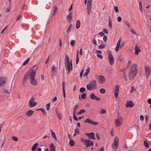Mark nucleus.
I'll use <instances>...</instances> for the list:
<instances>
[{
  "mask_svg": "<svg viewBox=\"0 0 151 151\" xmlns=\"http://www.w3.org/2000/svg\"><path fill=\"white\" fill-rule=\"evenodd\" d=\"M137 73V65L135 64H133L129 70L128 75L127 74L128 80L132 79L136 76Z\"/></svg>",
  "mask_w": 151,
  "mask_h": 151,
  "instance_id": "f257e3e1",
  "label": "nucleus"
},
{
  "mask_svg": "<svg viewBox=\"0 0 151 151\" xmlns=\"http://www.w3.org/2000/svg\"><path fill=\"white\" fill-rule=\"evenodd\" d=\"M65 60L66 69L68 70V73H69L70 70H72L73 69L72 60H71L70 62L69 57L68 55L65 56Z\"/></svg>",
  "mask_w": 151,
  "mask_h": 151,
  "instance_id": "f03ea898",
  "label": "nucleus"
},
{
  "mask_svg": "<svg viewBox=\"0 0 151 151\" xmlns=\"http://www.w3.org/2000/svg\"><path fill=\"white\" fill-rule=\"evenodd\" d=\"M131 63V61L130 60H129L128 62V65L126 66V67L124 69H122L121 70V71L123 72L122 74V78L125 81H127L128 80L127 70V69L128 68V66L129 65V64H130Z\"/></svg>",
  "mask_w": 151,
  "mask_h": 151,
  "instance_id": "7ed1b4c3",
  "label": "nucleus"
},
{
  "mask_svg": "<svg viewBox=\"0 0 151 151\" xmlns=\"http://www.w3.org/2000/svg\"><path fill=\"white\" fill-rule=\"evenodd\" d=\"M96 82L94 80L91 81L86 86V88L88 90H91L93 88H96Z\"/></svg>",
  "mask_w": 151,
  "mask_h": 151,
  "instance_id": "20e7f679",
  "label": "nucleus"
},
{
  "mask_svg": "<svg viewBox=\"0 0 151 151\" xmlns=\"http://www.w3.org/2000/svg\"><path fill=\"white\" fill-rule=\"evenodd\" d=\"M81 141L84 143L86 147H89L90 146H93V142L90 140H86L82 138H80Z\"/></svg>",
  "mask_w": 151,
  "mask_h": 151,
  "instance_id": "39448f33",
  "label": "nucleus"
},
{
  "mask_svg": "<svg viewBox=\"0 0 151 151\" xmlns=\"http://www.w3.org/2000/svg\"><path fill=\"white\" fill-rule=\"evenodd\" d=\"M119 139L118 137L116 136L114 140L113 144L112 145L113 149L114 150H116L119 146Z\"/></svg>",
  "mask_w": 151,
  "mask_h": 151,
  "instance_id": "423d86ee",
  "label": "nucleus"
},
{
  "mask_svg": "<svg viewBox=\"0 0 151 151\" xmlns=\"http://www.w3.org/2000/svg\"><path fill=\"white\" fill-rule=\"evenodd\" d=\"M123 118L121 116H119L115 121V124L117 127L120 126L122 123Z\"/></svg>",
  "mask_w": 151,
  "mask_h": 151,
  "instance_id": "0eeeda50",
  "label": "nucleus"
},
{
  "mask_svg": "<svg viewBox=\"0 0 151 151\" xmlns=\"http://www.w3.org/2000/svg\"><path fill=\"white\" fill-rule=\"evenodd\" d=\"M37 103L35 101V99L32 97L29 101L28 105L29 107L32 108L37 105Z\"/></svg>",
  "mask_w": 151,
  "mask_h": 151,
  "instance_id": "6e6552de",
  "label": "nucleus"
},
{
  "mask_svg": "<svg viewBox=\"0 0 151 151\" xmlns=\"http://www.w3.org/2000/svg\"><path fill=\"white\" fill-rule=\"evenodd\" d=\"M30 74V71H27L24 75L23 81V83H25L29 81Z\"/></svg>",
  "mask_w": 151,
  "mask_h": 151,
  "instance_id": "1a4fd4ad",
  "label": "nucleus"
},
{
  "mask_svg": "<svg viewBox=\"0 0 151 151\" xmlns=\"http://www.w3.org/2000/svg\"><path fill=\"white\" fill-rule=\"evenodd\" d=\"M108 58L110 64L111 65H113L114 63V59L111 52H109Z\"/></svg>",
  "mask_w": 151,
  "mask_h": 151,
  "instance_id": "9d476101",
  "label": "nucleus"
},
{
  "mask_svg": "<svg viewBox=\"0 0 151 151\" xmlns=\"http://www.w3.org/2000/svg\"><path fill=\"white\" fill-rule=\"evenodd\" d=\"M145 71L146 74V77L148 78L151 73L150 68L149 66L146 65L145 67Z\"/></svg>",
  "mask_w": 151,
  "mask_h": 151,
  "instance_id": "9b49d317",
  "label": "nucleus"
},
{
  "mask_svg": "<svg viewBox=\"0 0 151 151\" xmlns=\"http://www.w3.org/2000/svg\"><path fill=\"white\" fill-rule=\"evenodd\" d=\"M84 122L87 123H89L90 124H92L93 125H97L99 123L97 122H95L94 121H92L91 119H87L86 120H85L84 121Z\"/></svg>",
  "mask_w": 151,
  "mask_h": 151,
  "instance_id": "f8f14e48",
  "label": "nucleus"
},
{
  "mask_svg": "<svg viewBox=\"0 0 151 151\" xmlns=\"http://www.w3.org/2000/svg\"><path fill=\"white\" fill-rule=\"evenodd\" d=\"M84 122L87 123H89L90 124H92L93 125H97L99 123L97 122H95L94 121H92L91 119H87L86 120H85L84 121Z\"/></svg>",
  "mask_w": 151,
  "mask_h": 151,
  "instance_id": "ddd939ff",
  "label": "nucleus"
},
{
  "mask_svg": "<svg viewBox=\"0 0 151 151\" xmlns=\"http://www.w3.org/2000/svg\"><path fill=\"white\" fill-rule=\"evenodd\" d=\"M85 134L90 139H96L95 137V134L93 132L86 133H85Z\"/></svg>",
  "mask_w": 151,
  "mask_h": 151,
  "instance_id": "4468645a",
  "label": "nucleus"
},
{
  "mask_svg": "<svg viewBox=\"0 0 151 151\" xmlns=\"http://www.w3.org/2000/svg\"><path fill=\"white\" fill-rule=\"evenodd\" d=\"M98 78L100 81V84L103 83L105 82L106 79L105 77L104 76L100 75L98 76Z\"/></svg>",
  "mask_w": 151,
  "mask_h": 151,
  "instance_id": "2eb2a0df",
  "label": "nucleus"
},
{
  "mask_svg": "<svg viewBox=\"0 0 151 151\" xmlns=\"http://www.w3.org/2000/svg\"><path fill=\"white\" fill-rule=\"evenodd\" d=\"M90 98L91 99L96 100L97 101H99L101 100L100 98L97 97L93 93L90 94Z\"/></svg>",
  "mask_w": 151,
  "mask_h": 151,
  "instance_id": "dca6fc26",
  "label": "nucleus"
},
{
  "mask_svg": "<svg viewBox=\"0 0 151 151\" xmlns=\"http://www.w3.org/2000/svg\"><path fill=\"white\" fill-rule=\"evenodd\" d=\"M36 75V72L35 70H32L31 73L30 72V79L35 78V77Z\"/></svg>",
  "mask_w": 151,
  "mask_h": 151,
  "instance_id": "f3484780",
  "label": "nucleus"
},
{
  "mask_svg": "<svg viewBox=\"0 0 151 151\" xmlns=\"http://www.w3.org/2000/svg\"><path fill=\"white\" fill-rule=\"evenodd\" d=\"M72 12H70L67 16V19L69 23H70L71 22V20L72 19Z\"/></svg>",
  "mask_w": 151,
  "mask_h": 151,
  "instance_id": "a211bd4d",
  "label": "nucleus"
},
{
  "mask_svg": "<svg viewBox=\"0 0 151 151\" xmlns=\"http://www.w3.org/2000/svg\"><path fill=\"white\" fill-rule=\"evenodd\" d=\"M5 83V81L4 80V78L3 77H0V86H3Z\"/></svg>",
  "mask_w": 151,
  "mask_h": 151,
  "instance_id": "6ab92c4d",
  "label": "nucleus"
},
{
  "mask_svg": "<svg viewBox=\"0 0 151 151\" xmlns=\"http://www.w3.org/2000/svg\"><path fill=\"white\" fill-rule=\"evenodd\" d=\"M122 41V39L121 38H120L118 41V42L117 43L116 46L115 48V50L116 52H118L119 50V48L120 47V44L121 42V41Z\"/></svg>",
  "mask_w": 151,
  "mask_h": 151,
  "instance_id": "aec40b11",
  "label": "nucleus"
},
{
  "mask_svg": "<svg viewBox=\"0 0 151 151\" xmlns=\"http://www.w3.org/2000/svg\"><path fill=\"white\" fill-rule=\"evenodd\" d=\"M134 106V104L131 101H127L126 104V107H132Z\"/></svg>",
  "mask_w": 151,
  "mask_h": 151,
  "instance_id": "412c9836",
  "label": "nucleus"
},
{
  "mask_svg": "<svg viewBox=\"0 0 151 151\" xmlns=\"http://www.w3.org/2000/svg\"><path fill=\"white\" fill-rule=\"evenodd\" d=\"M31 83L33 86H35L37 85L38 84V81L36 80L35 78L30 79Z\"/></svg>",
  "mask_w": 151,
  "mask_h": 151,
  "instance_id": "4be33fe9",
  "label": "nucleus"
},
{
  "mask_svg": "<svg viewBox=\"0 0 151 151\" xmlns=\"http://www.w3.org/2000/svg\"><path fill=\"white\" fill-rule=\"evenodd\" d=\"M91 8V4L87 3V13L89 14L90 13V10Z\"/></svg>",
  "mask_w": 151,
  "mask_h": 151,
  "instance_id": "5701e85b",
  "label": "nucleus"
},
{
  "mask_svg": "<svg viewBox=\"0 0 151 151\" xmlns=\"http://www.w3.org/2000/svg\"><path fill=\"white\" fill-rule=\"evenodd\" d=\"M135 54L137 55H138L139 53L141 52V50L139 48L137 45L135 46Z\"/></svg>",
  "mask_w": 151,
  "mask_h": 151,
  "instance_id": "b1692460",
  "label": "nucleus"
},
{
  "mask_svg": "<svg viewBox=\"0 0 151 151\" xmlns=\"http://www.w3.org/2000/svg\"><path fill=\"white\" fill-rule=\"evenodd\" d=\"M144 145L146 148H148L150 147V144L148 140L147 139H146L145 140L144 142Z\"/></svg>",
  "mask_w": 151,
  "mask_h": 151,
  "instance_id": "393cba45",
  "label": "nucleus"
},
{
  "mask_svg": "<svg viewBox=\"0 0 151 151\" xmlns=\"http://www.w3.org/2000/svg\"><path fill=\"white\" fill-rule=\"evenodd\" d=\"M34 111L31 110H29L28 111H27L26 114V115L28 116H31L33 113Z\"/></svg>",
  "mask_w": 151,
  "mask_h": 151,
  "instance_id": "a878e982",
  "label": "nucleus"
},
{
  "mask_svg": "<svg viewBox=\"0 0 151 151\" xmlns=\"http://www.w3.org/2000/svg\"><path fill=\"white\" fill-rule=\"evenodd\" d=\"M56 114L58 119L60 120L61 119H62L61 114L58 111V110H57L56 111Z\"/></svg>",
  "mask_w": 151,
  "mask_h": 151,
  "instance_id": "bb28decb",
  "label": "nucleus"
},
{
  "mask_svg": "<svg viewBox=\"0 0 151 151\" xmlns=\"http://www.w3.org/2000/svg\"><path fill=\"white\" fill-rule=\"evenodd\" d=\"M50 151H55V147L53 144H52L50 145Z\"/></svg>",
  "mask_w": 151,
  "mask_h": 151,
  "instance_id": "cd10ccee",
  "label": "nucleus"
},
{
  "mask_svg": "<svg viewBox=\"0 0 151 151\" xmlns=\"http://www.w3.org/2000/svg\"><path fill=\"white\" fill-rule=\"evenodd\" d=\"M65 83L64 81H63L62 83V86H63V96L64 98L65 97Z\"/></svg>",
  "mask_w": 151,
  "mask_h": 151,
  "instance_id": "c85d7f7f",
  "label": "nucleus"
},
{
  "mask_svg": "<svg viewBox=\"0 0 151 151\" xmlns=\"http://www.w3.org/2000/svg\"><path fill=\"white\" fill-rule=\"evenodd\" d=\"M81 22L79 20H77L76 22V28L77 29H78L80 26Z\"/></svg>",
  "mask_w": 151,
  "mask_h": 151,
  "instance_id": "c756f323",
  "label": "nucleus"
},
{
  "mask_svg": "<svg viewBox=\"0 0 151 151\" xmlns=\"http://www.w3.org/2000/svg\"><path fill=\"white\" fill-rule=\"evenodd\" d=\"M38 143H35L34 145L32 146V151H35L36 150L37 147L38 146Z\"/></svg>",
  "mask_w": 151,
  "mask_h": 151,
  "instance_id": "7c9ffc66",
  "label": "nucleus"
},
{
  "mask_svg": "<svg viewBox=\"0 0 151 151\" xmlns=\"http://www.w3.org/2000/svg\"><path fill=\"white\" fill-rule=\"evenodd\" d=\"M78 50L76 53V63L77 64L79 61V58L78 56Z\"/></svg>",
  "mask_w": 151,
  "mask_h": 151,
  "instance_id": "2f4dec72",
  "label": "nucleus"
},
{
  "mask_svg": "<svg viewBox=\"0 0 151 151\" xmlns=\"http://www.w3.org/2000/svg\"><path fill=\"white\" fill-rule=\"evenodd\" d=\"M119 85H116L114 90V92H119Z\"/></svg>",
  "mask_w": 151,
  "mask_h": 151,
  "instance_id": "473e14b6",
  "label": "nucleus"
},
{
  "mask_svg": "<svg viewBox=\"0 0 151 151\" xmlns=\"http://www.w3.org/2000/svg\"><path fill=\"white\" fill-rule=\"evenodd\" d=\"M38 110H40L42 111L43 113L45 115H46V112L45 110L43 108H40L38 109Z\"/></svg>",
  "mask_w": 151,
  "mask_h": 151,
  "instance_id": "72a5a7b5",
  "label": "nucleus"
},
{
  "mask_svg": "<svg viewBox=\"0 0 151 151\" xmlns=\"http://www.w3.org/2000/svg\"><path fill=\"white\" fill-rule=\"evenodd\" d=\"M30 58H28L27 59H26L25 61H24L23 64L22 65H26L28 63V62L29 61V60Z\"/></svg>",
  "mask_w": 151,
  "mask_h": 151,
  "instance_id": "f704fd0d",
  "label": "nucleus"
},
{
  "mask_svg": "<svg viewBox=\"0 0 151 151\" xmlns=\"http://www.w3.org/2000/svg\"><path fill=\"white\" fill-rule=\"evenodd\" d=\"M109 25L111 29L112 28V24L110 18L109 19Z\"/></svg>",
  "mask_w": 151,
  "mask_h": 151,
  "instance_id": "c9c22d12",
  "label": "nucleus"
},
{
  "mask_svg": "<svg viewBox=\"0 0 151 151\" xmlns=\"http://www.w3.org/2000/svg\"><path fill=\"white\" fill-rule=\"evenodd\" d=\"M90 69V68L89 67H88L86 69V72H85V74L84 75V76L86 75V76H87L88 75Z\"/></svg>",
  "mask_w": 151,
  "mask_h": 151,
  "instance_id": "e433bc0d",
  "label": "nucleus"
},
{
  "mask_svg": "<svg viewBox=\"0 0 151 151\" xmlns=\"http://www.w3.org/2000/svg\"><path fill=\"white\" fill-rule=\"evenodd\" d=\"M100 92L101 93L104 94L106 93V91L105 89L103 88H102L100 90Z\"/></svg>",
  "mask_w": 151,
  "mask_h": 151,
  "instance_id": "4c0bfd02",
  "label": "nucleus"
},
{
  "mask_svg": "<svg viewBox=\"0 0 151 151\" xmlns=\"http://www.w3.org/2000/svg\"><path fill=\"white\" fill-rule=\"evenodd\" d=\"M86 91V89L84 87H81L80 89V91L81 93H83V92H84Z\"/></svg>",
  "mask_w": 151,
  "mask_h": 151,
  "instance_id": "58836bf2",
  "label": "nucleus"
},
{
  "mask_svg": "<svg viewBox=\"0 0 151 151\" xmlns=\"http://www.w3.org/2000/svg\"><path fill=\"white\" fill-rule=\"evenodd\" d=\"M74 142L73 139H71L69 142V144L71 146H73L74 145Z\"/></svg>",
  "mask_w": 151,
  "mask_h": 151,
  "instance_id": "ea45409f",
  "label": "nucleus"
},
{
  "mask_svg": "<svg viewBox=\"0 0 151 151\" xmlns=\"http://www.w3.org/2000/svg\"><path fill=\"white\" fill-rule=\"evenodd\" d=\"M86 93H83L81 96V98L83 99H84L86 97Z\"/></svg>",
  "mask_w": 151,
  "mask_h": 151,
  "instance_id": "a19ab883",
  "label": "nucleus"
},
{
  "mask_svg": "<svg viewBox=\"0 0 151 151\" xmlns=\"http://www.w3.org/2000/svg\"><path fill=\"white\" fill-rule=\"evenodd\" d=\"M73 118L76 121H78V118L76 116V113H73Z\"/></svg>",
  "mask_w": 151,
  "mask_h": 151,
  "instance_id": "79ce46f5",
  "label": "nucleus"
},
{
  "mask_svg": "<svg viewBox=\"0 0 151 151\" xmlns=\"http://www.w3.org/2000/svg\"><path fill=\"white\" fill-rule=\"evenodd\" d=\"M51 134L52 137L54 138V139H55V140H57V138L55 133L52 132V133Z\"/></svg>",
  "mask_w": 151,
  "mask_h": 151,
  "instance_id": "37998d69",
  "label": "nucleus"
},
{
  "mask_svg": "<svg viewBox=\"0 0 151 151\" xmlns=\"http://www.w3.org/2000/svg\"><path fill=\"white\" fill-rule=\"evenodd\" d=\"M114 8L115 12L116 13H118L119 12L118 8L117 6H115L114 7Z\"/></svg>",
  "mask_w": 151,
  "mask_h": 151,
  "instance_id": "c03bdc74",
  "label": "nucleus"
},
{
  "mask_svg": "<svg viewBox=\"0 0 151 151\" xmlns=\"http://www.w3.org/2000/svg\"><path fill=\"white\" fill-rule=\"evenodd\" d=\"M72 26V25L71 24L70 25L69 27L68 28V29L67 30V32L68 33H69L70 32V31H71V27Z\"/></svg>",
  "mask_w": 151,
  "mask_h": 151,
  "instance_id": "a18cd8bd",
  "label": "nucleus"
},
{
  "mask_svg": "<svg viewBox=\"0 0 151 151\" xmlns=\"http://www.w3.org/2000/svg\"><path fill=\"white\" fill-rule=\"evenodd\" d=\"M78 105H76V106L74 108V109L73 111V113H75L76 114V110L78 108Z\"/></svg>",
  "mask_w": 151,
  "mask_h": 151,
  "instance_id": "49530a36",
  "label": "nucleus"
},
{
  "mask_svg": "<svg viewBox=\"0 0 151 151\" xmlns=\"http://www.w3.org/2000/svg\"><path fill=\"white\" fill-rule=\"evenodd\" d=\"M139 8L140 10L142 12H143L142 10V3L141 2H140L139 3Z\"/></svg>",
  "mask_w": 151,
  "mask_h": 151,
  "instance_id": "de8ad7c7",
  "label": "nucleus"
},
{
  "mask_svg": "<svg viewBox=\"0 0 151 151\" xmlns=\"http://www.w3.org/2000/svg\"><path fill=\"white\" fill-rule=\"evenodd\" d=\"M51 71H54L55 72H56L57 70H56V69H55V66L54 65H53L52 66L51 69Z\"/></svg>",
  "mask_w": 151,
  "mask_h": 151,
  "instance_id": "09e8293b",
  "label": "nucleus"
},
{
  "mask_svg": "<svg viewBox=\"0 0 151 151\" xmlns=\"http://www.w3.org/2000/svg\"><path fill=\"white\" fill-rule=\"evenodd\" d=\"M114 92V97L116 99L119 95V92L116 91Z\"/></svg>",
  "mask_w": 151,
  "mask_h": 151,
  "instance_id": "8fccbe9b",
  "label": "nucleus"
},
{
  "mask_svg": "<svg viewBox=\"0 0 151 151\" xmlns=\"http://www.w3.org/2000/svg\"><path fill=\"white\" fill-rule=\"evenodd\" d=\"M75 41L74 40H73L70 41V44L72 46H73L74 45Z\"/></svg>",
  "mask_w": 151,
  "mask_h": 151,
  "instance_id": "3c124183",
  "label": "nucleus"
},
{
  "mask_svg": "<svg viewBox=\"0 0 151 151\" xmlns=\"http://www.w3.org/2000/svg\"><path fill=\"white\" fill-rule=\"evenodd\" d=\"M105 45H100L99 46V48L100 49H101L105 47Z\"/></svg>",
  "mask_w": 151,
  "mask_h": 151,
  "instance_id": "603ef678",
  "label": "nucleus"
},
{
  "mask_svg": "<svg viewBox=\"0 0 151 151\" xmlns=\"http://www.w3.org/2000/svg\"><path fill=\"white\" fill-rule=\"evenodd\" d=\"M3 91L4 92L6 93L9 94L10 93V91L6 89H3Z\"/></svg>",
  "mask_w": 151,
  "mask_h": 151,
  "instance_id": "864d4df0",
  "label": "nucleus"
},
{
  "mask_svg": "<svg viewBox=\"0 0 151 151\" xmlns=\"http://www.w3.org/2000/svg\"><path fill=\"white\" fill-rule=\"evenodd\" d=\"M50 103H48L46 105V108L47 110H49L50 109Z\"/></svg>",
  "mask_w": 151,
  "mask_h": 151,
  "instance_id": "5fc2aeb1",
  "label": "nucleus"
},
{
  "mask_svg": "<svg viewBox=\"0 0 151 151\" xmlns=\"http://www.w3.org/2000/svg\"><path fill=\"white\" fill-rule=\"evenodd\" d=\"M136 90L134 89V88L133 86H132L131 88L130 91V92L131 93H132L134 91H135Z\"/></svg>",
  "mask_w": 151,
  "mask_h": 151,
  "instance_id": "6e6d98bb",
  "label": "nucleus"
},
{
  "mask_svg": "<svg viewBox=\"0 0 151 151\" xmlns=\"http://www.w3.org/2000/svg\"><path fill=\"white\" fill-rule=\"evenodd\" d=\"M12 139L15 141H17L18 140V138L16 137L13 136L12 137Z\"/></svg>",
  "mask_w": 151,
  "mask_h": 151,
  "instance_id": "4d7b16f0",
  "label": "nucleus"
},
{
  "mask_svg": "<svg viewBox=\"0 0 151 151\" xmlns=\"http://www.w3.org/2000/svg\"><path fill=\"white\" fill-rule=\"evenodd\" d=\"M106 111L105 110L102 109L101 111V114H104L106 113Z\"/></svg>",
  "mask_w": 151,
  "mask_h": 151,
  "instance_id": "13d9d810",
  "label": "nucleus"
},
{
  "mask_svg": "<svg viewBox=\"0 0 151 151\" xmlns=\"http://www.w3.org/2000/svg\"><path fill=\"white\" fill-rule=\"evenodd\" d=\"M79 111L81 114L83 113H85L86 112L85 110L84 109H82L81 110Z\"/></svg>",
  "mask_w": 151,
  "mask_h": 151,
  "instance_id": "bf43d9fd",
  "label": "nucleus"
},
{
  "mask_svg": "<svg viewBox=\"0 0 151 151\" xmlns=\"http://www.w3.org/2000/svg\"><path fill=\"white\" fill-rule=\"evenodd\" d=\"M145 121H146V123H147L148 120V116L146 115H145Z\"/></svg>",
  "mask_w": 151,
  "mask_h": 151,
  "instance_id": "052dcab7",
  "label": "nucleus"
},
{
  "mask_svg": "<svg viewBox=\"0 0 151 151\" xmlns=\"http://www.w3.org/2000/svg\"><path fill=\"white\" fill-rule=\"evenodd\" d=\"M75 133H77L79 134V130L78 128H76L74 130Z\"/></svg>",
  "mask_w": 151,
  "mask_h": 151,
  "instance_id": "680f3d73",
  "label": "nucleus"
},
{
  "mask_svg": "<svg viewBox=\"0 0 151 151\" xmlns=\"http://www.w3.org/2000/svg\"><path fill=\"white\" fill-rule=\"evenodd\" d=\"M140 119L141 121H143L144 120V117L142 115H141L140 116Z\"/></svg>",
  "mask_w": 151,
  "mask_h": 151,
  "instance_id": "e2e57ef3",
  "label": "nucleus"
},
{
  "mask_svg": "<svg viewBox=\"0 0 151 151\" xmlns=\"http://www.w3.org/2000/svg\"><path fill=\"white\" fill-rule=\"evenodd\" d=\"M103 32L106 33H108V31L107 30L106 28H104L103 30Z\"/></svg>",
  "mask_w": 151,
  "mask_h": 151,
  "instance_id": "0e129e2a",
  "label": "nucleus"
},
{
  "mask_svg": "<svg viewBox=\"0 0 151 151\" xmlns=\"http://www.w3.org/2000/svg\"><path fill=\"white\" fill-rule=\"evenodd\" d=\"M130 32H132V33L135 34H136V33L134 31L133 29H130Z\"/></svg>",
  "mask_w": 151,
  "mask_h": 151,
  "instance_id": "69168bd1",
  "label": "nucleus"
},
{
  "mask_svg": "<svg viewBox=\"0 0 151 151\" xmlns=\"http://www.w3.org/2000/svg\"><path fill=\"white\" fill-rule=\"evenodd\" d=\"M7 26H7L5 28H4L2 29V31H1V33H3L6 30V29L7 28Z\"/></svg>",
  "mask_w": 151,
  "mask_h": 151,
  "instance_id": "338daca9",
  "label": "nucleus"
},
{
  "mask_svg": "<svg viewBox=\"0 0 151 151\" xmlns=\"http://www.w3.org/2000/svg\"><path fill=\"white\" fill-rule=\"evenodd\" d=\"M96 136L97 137V139L98 140H99L100 139V137H99V135L98 133H96Z\"/></svg>",
  "mask_w": 151,
  "mask_h": 151,
  "instance_id": "774afa93",
  "label": "nucleus"
}]
</instances>
